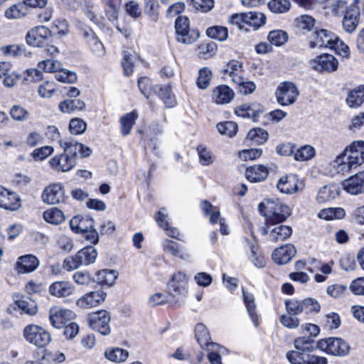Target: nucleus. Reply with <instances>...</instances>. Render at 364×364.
I'll return each instance as SVG.
<instances>
[{
  "instance_id": "27",
  "label": "nucleus",
  "mask_w": 364,
  "mask_h": 364,
  "mask_svg": "<svg viewBox=\"0 0 364 364\" xmlns=\"http://www.w3.org/2000/svg\"><path fill=\"white\" fill-rule=\"evenodd\" d=\"M299 179L295 175L282 177L277 183L278 189L284 193L291 194L298 190Z\"/></svg>"
},
{
  "instance_id": "25",
  "label": "nucleus",
  "mask_w": 364,
  "mask_h": 364,
  "mask_svg": "<svg viewBox=\"0 0 364 364\" xmlns=\"http://www.w3.org/2000/svg\"><path fill=\"white\" fill-rule=\"evenodd\" d=\"M234 95L232 90L225 85L216 87L213 91V100L218 105L229 103Z\"/></svg>"
},
{
  "instance_id": "34",
  "label": "nucleus",
  "mask_w": 364,
  "mask_h": 364,
  "mask_svg": "<svg viewBox=\"0 0 364 364\" xmlns=\"http://www.w3.org/2000/svg\"><path fill=\"white\" fill-rule=\"evenodd\" d=\"M85 103L79 99H67L58 105L59 109L63 113H71L77 110H82Z\"/></svg>"
},
{
  "instance_id": "10",
  "label": "nucleus",
  "mask_w": 364,
  "mask_h": 364,
  "mask_svg": "<svg viewBox=\"0 0 364 364\" xmlns=\"http://www.w3.org/2000/svg\"><path fill=\"white\" fill-rule=\"evenodd\" d=\"M65 191L60 183H54L47 186L42 193V200L44 203L54 205L65 201Z\"/></svg>"
},
{
  "instance_id": "24",
  "label": "nucleus",
  "mask_w": 364,
  "mask_h": 364,
  "mask_svg": "<svg viewBox=\"0 0 364 364\" xmlns=\"http://www.w3.org/2000/svg\"><path fill=\"white\" fill-rule=\"evenodd\" d=\"M15 304L22 311L29 316H33L37 313V304L30 297H26L16 294L14 296Z\"/></svg>"
},
{
  "instance_id": "22",
  "label": "nucleus",
  "mask_w": 364,
  "mask_h": 364,
  "mask_svg": "<svg viewBox=\"0 0 364 364\" xmlns=\"http://www.w3.org/2000/svg\"><path fill=\"white\" fill-rule=\"evenodd\" d=\"M71 230L77 233L87 232L94 227V221L90 216L82 217L80 215L73 217L70 221Z\"/></svg>"
},
{
  "instance_id": "36",
  "label": "nucleus",
  "mask_w": 364,
  "mask_h": 364,
  "mask_svg": "<svg viewBox=\"0 0 364 364\" xmlns=\"http://www.w3.org/2000/svg\"><path fill=\"white\" fill-rule=\"evenodd\" d=\"M292 234L290 226L279 225L270 230V238L274 242H282L289 238Z\"/></svg>"
},
{
  "instance_id": "4",
  "label": "nucleus",
  "mask_w": 364,
  "mask_h": 364,
  "mask_svg": "<svg viewBox=\"0 0 364 364\" xmlns=\"http://www.w3.org/2000/svg\"><path fill=\"white\" fill-rule=\"evenodd\" d=\"M175 29L176 40L181 43H193L200 36V33L197 29L190 28V21L185 16H181L176 18Z\"/></svg>"
},
{
  "instance_id": "13",
  "label": "nucleus",
  "mask_w": 364,
  "mask_h": 364,
  "mask_svg": "<svg viewBox=\"0 0 364 364\" xmlns=\"http://www.w3.org/2000/svg\"><path fill=\"white\" fill-rule=\"evenodd\" d=\"M106 295V293L102 290L90 291L79 298L76 305L81 309L95 307L105 301Z\"/></svg>"
},
{
  "instance_id": "17",
  "label": "nucleus",
  "mask_w": 364,
  "mask_h": 364,
  "mask_svg": "<svg viewBox=\"0 0 364 364\" xmlns=\"http://www.w3.org/2000/svg\"><path fill=\"white\" fill-rule=\"evenodd\" d=\"M77 164V161L71 156L65 153L57 155L50 160V166L58 171L66 172L71 170Z\"/></svg>"
},
{
  "instance_id": "1",
  "label": "nucleus",
  "mask_w": 364,
  "mask_h": 364,
  "mask_svg": "<svg viewBox=\"0 0 364 364\" xmlns=\"http://www.w3.org/2000/svg\"><path fill=\"white\" fill-rule=\"evenodd\" d=\"M260 213L267 218V224H280L290 215V208L279 199H266L258 205Z\"/></svg>"
},
{
  "instance_id": "48",
  "label": "nucleus",
  "mask_w": 364,
  "mask_h": 364,
  "mask_svg": "<svg viewBox=\"0 0 364 364\" xmlns=\"http://www.w3.org/2000/svg\"><path fill=\"white\" fill-rule=\"evenodd\" d=\"M359 23L358 14L346 13L343 18V30L349 33L354 32Z\"/></svg>"
},
{
  "instance_id": "59",
  "label": "nucleus",
  "mask_w": 364,
  "mask_h": 364,
  "mask_svg": "<svg viewBox=\"0 0 364 364\" xmlns=\"http://www.w3.org/2000/svg\"><path fill=\"white\" fill-rule=\"evenodd\" d=\"M241 82H235L237 85V91L242 95H249L256 89L255 84L252 81H248L242 76L241 77Z\"/></svg>"
},
{
  "instance_id": "47",
  "label": "nucleus",
  "mask_w": 364,
  "mask_h": 364,
  "mask_svg": "<svg viewBox=\"0 0 364 364\" xmlns=\"http://www.w3.org/2000/svg\"><path fill=\"white\" fill-rule=\"evenodd\" d=\"M164 250L171 254L173 256L178 257L180 259H185L186 255L183 252L181 245L172 240L166 239L163 242Z\"/></svg>"
},
{
  "instance_id": "43",
  "label": "nucleus",
  "mask_w": 364,
  "mask_h": 364,
  "mask_svg": "<svg viewBox=\"0 0 364 364\" xmlns=\"http://www.w3.org/2000/svg\"><path fill=\"white\" fill-rule=\"evenodd\" d=\"M268 133L266 130L257 127L250 129L247 134V139L260 145L264 144L268 139Z\"/></svg>"
},
{
  "instance_id": "28",
  "label": "nucleus",
  "mask_w": 364,
  "mask_h": 364,
  "mask_svg": "<svg viewBox=\"0 0 364 364\" xmlns=\"http://www.w3.org/2000/svg\"><path fill=\"white\" fill-rule=\"evenodd\" d=\"M339 193V187L337 185H326L319 189L316 200L319 203H324L335 199Z\"/></svg>"
},
{
  "instance_id": "60",
  "label": "nucleus",
  "mask_w": 364,
  "mask_h": 364,
  "mask_svg": "<svg viewBox=\"0 0 364 364\" xmlns=\"http://www.w3.org/2000/svg\"><path fill=\"white\" fill-rule=\"evenodd\" d=\"M87 128V124L80 118L72 119L69 124V129L73 134H81L84 133Z\"/></svg>"
},
{
  "instance_id": "61",
  "label": "nucleus",
  "mask_w": 364,
  "mask_h": 364,
  "mask_svg": "<svg viewBox=\"0 0 364 364\" xmlns=\"http://www.w3.org/2000/svg\"><path fill=\"white\" fill-rule=\"evenodd\" d=\"M281 323L288 328H296L299 326L300 321L296 315L291 314H284L279 317Z\"/></svg>"
},
{
  "instance_id": "5",
  "label": "nucleus",
  "mask_w": 364,
  "mask_h": 364,
  "mask_svg": "<svg viewBox=\"0 0 364 364\" xmlns=\"http://www.w3.org/2000/svg\"><path fill=\"white\" fill-rule=\"evenodd\" d=\"M23 336L28 343L37 347H44L51 341V336L48 332L34 324L28 325L24 328Z\"/></svg>"
},
{
  "instance_id": "8",
  "label": "nucleus",
  "mask_w": 364,
  "mask_h": 364,
  "mask_svg": "<svg viewBox=\"0 0 364 364\" xmlns=\"http://www.w3.org/2000/svg\"><path fill=\"white\" fill-rule=\"evenodd\" d=\"M188 278L182 272L174 274L168 283V293L172 297L185 295L187 292Z\"/></svg>"
},
{
  "instance_id": "42",
  "label": "nucleus",
  "mask_w": 364,
  "mask_h": 364,
  "mask_svg": "<svg viewBox=\"0 0 364 364\" xmlns=\"http://www.w3.org/2000/svg\"><path fill=\"white\" fill-rule=\"evenodd\" d=\"M105 355V357L110 361L114 363H121L126 360V359L128 358L129 353L124 349L114 348L106 350Z\"/></svg>"
},
{
  "instance_id": "30",
  "label": "nucleus",
  "mask_w": 364,
  "mask_h": 364,
  "mask_svg": "<svg viewBox=\"0 0 364 364\" xmlns=\"http://www.w3.org/2000/svg\"><path fill=\"white\" fill-rule=\"evenodd\" d=\"M347 152H342L331 163L333 168L337 173L345 174L348 173L351 169L355 168V165L347 157Z\"/></svg>"
},
{
  "instance_id": "53",
  "label": "nucleus",
  "mask_w": 364,
  "mask_h": 364,
  "mask_svg": "<svg viewBox=\"0 0 364 364\" xmlns=\"http://www.w3.org/2000/svg\"><path fill=\"white\" fill-rule=\"evenodd\" d=\"M270 11L275 14H282L288 11L291 7L289 0H272L268 4Z\"/></svg>"
},
{
  "instance_id": "55",
  "label": "nucleus",
  "mask_w": 364,
  "mask_h": 364,
  "mask_svg": "<svg viewBox=\"0 0 364 364\" xmlns=\"http://www.w3.org/2000/svg\"><path fill=\"white\" fill-rule=\"evenodd\" d=\"M10 114L14 120L19 122L27 121L30 117L29 112L20 105H14L10 110Z\"/></svg>"
},
{
  "instance_id": "38",
  "label": "nucleus",
  "mask_w": 364,
  "mask_h": 364,
  "mask_svg": "<svg viewBox=\"0 0 364 364\" xmlns=\"http://www.w3.org/2000/svg\"><path fill=\"white\" fill-rule=\"evenodd\" d=\"M60 146L63 149L64 153L68 156H73L77 161V153L82 148V144L77 141L70 139L68 140H60Z\"/></svg>"
},
{
  "instance_id": "23",
  "label": "nucleus",
  "mask_w": 364,
  "mask_h": 364,
  "mask_svg": "<svg viewBox=\"0 0 364 364\" xmlns=\"http://www.w3.org/2000/svg\"><path fill=\"white\" fill-rule=\"evenodd\" d=\"M268 168L262 164H257L246 168V178L250 182H260L268 176Z\"/></svg>"
},
{
  "instance_id": "50",
  "label": "nucleus",
  "mask_w": 364,
  "mask_h": 364,
  "mask_svg": "<svg viewBox=\"0 0 364 364\" xmlns=\"http://www.w3.org/2000/svg\"><path fill=\"white\" fill-rule=\"evenodd\" d=\"M212 77V72L208 68H203L199 70L198 77L196 80V84L200 90H205L210 85V81Z\"/></svg>"
},
{
  "instance_id": "64",
  "label": "nucleus",
  "mask_w": 364,
  "mask_h": 364,
  "mask_svg": "<svg viewBox=\"0 0 364 364\" xmlns=\"http://www.w3.org/2000/svg\"><path fill=\"white\" fill-rule=\"evenodd\" d=\"M350 289L355 295H364V277L354 279L350 285Z\"/></svg>"
},
{
  "instance_id": "6",
  "label": "nucleus",
  "mask_w": 364,
  "mask_h": 364,
  "mask_svg": "<svg viewBox=\"0 0 364 364\" xmlns=\"http://www.w3.org/2000/svg\"><path fill=\"white\" fill-rule=\"evenodd\" d=\"M111 317L109 313L105 310H100L92 312L87 316V322L89 326L94 331H96L102 335L107 336L110 333Z\"/></svg>"
},
{
  "instance_id": "33",
  "label": "nucleus",
  "mask_w": 364,
  "mask_h": 364,
  "mask_svg": "<svg viewBox=\"0 0 364 364\" xmlns=\"http://www.w3.org/2000/svg\"><path fill=\"white\" fill-rule=\"evenodd\" d=\"M242 297L247 311L255 326L259 325V318L255 311V296L252 294L247 292L242 289Z\"/></svg>"
},
{
  "instance_id": "15",
  "label": "nucleus",
  "mask_w": 364,
  "mask_h": 364,
  "mask_svg": "<svg viewBox=\"0 0 364 364\" xmlns=\"http://www.w3.org/2000/svg\"><path fill=\"white\" fill-rule=\"evenodd\" d=\"M343 189L350 194L358 195L364 193V171L344 180Z\"/></svg>"
},
{
  "instance_id": "49",
  "label": "nucleus",
  "mask_w": 364,
  "mask_h": 364,
  "mask_svg": "<svg viewBox=\"0 0 364 364\" xmlns=\"http://www.w3.org/2000/svg\"><path fill=\"white\" fill-rule=\"evenodd\" d=\"M288 34L282 30L272 31L269 33L268 41L272 45L281 46L287 43Z\"/></svg>"
},
{
  "instance_id": "63",
  "label": "nucleus",
  "mask_w": 364,
  "mask_h": 364,
  "mask_svg": "<svg viewBox=\"0 0 364 364\" xmlns=\"http://www.w3.org/2000/svg\"><path fill=\"white\" fill-rule=\"evenodd\" d=\"M286 310L288 314L298 315L303 311L302 301L296 299L286 300Z\"/></svg>"
},
{
  "instance_id": "18",
  "label": "nucleus",
  "mask_w": 364,
  "mask_h": 364,
  "mask_svg": "<svg viewBox=\"0 0 364 364\" xmlns=\"http://www.w3.org/2000/svg\"><path fill=\"white\" fill-rule=\"evenodd\" d=\"M296 250L294 245L288 244L274 250L272 257L273 261L278 264L288 263L295 255Z\"/></svg>"
},
{
  "instance_id": "9",
  "label": "nucleus",
  "mask_w": 364,
  "mask_h": 364,
  "mask_svg": "<svg viewBox=\"0 0 364 364\" xmlns=\"http://www.w3.org/2000/svg\"><path fill=\"white\" fill-rule=\"evenodd\" d=\"M74 315L69 309L54 306L50 309L49 319L54 328H61L73 318Z\"/></svg>"
},
{
  "instance_id": "31",
  "label": "nucleus",
  "mask_w": 364,
  "mask_h": 364,
  "mask_svg": "<svg viewBox=\"0 0 364 364\" xmlns=\"http://www.w3.org/2000/svg\"><path fill=\"white\" fill-rule=\"evenodd\" d=\"M224 73L231 77L233 82H241L242 63L236 60H230L224 68Z\"/></svg>"
},
{
  "instance_id": "26",
  "label": "nucleus",
  "mask_w": 364,
  "mask_h": 364,
  "mask_svg": "<svg viewBox=\"0 0 364 364\" xmlns=\"http://www.w3.org/2000/svg\"><path fill=\"white\" fill-rule=\"evenodd\" d=\"M195 337L203 350H206L210 347L211 344H217L213 342L210 333L205 325L203 323H198L195 328Z\"/></svg>"
},
{
  "instance_id": "3",
  "label": "nucleus",
  "mask_w": 364,
  "mask_h": 364,
  "mask_svg": "<svg viewBox=\"0 0 364 364\" xmlns=\"http://www.w3.org/2000/svg\"><path fill=\"white\" fill-rule=\"evenodd\" d=\"M97 255V250L93 246H87L73 256L65 259L63 268L68 271L77 269L81 265H88L95 262Z\"/></svg>"
},
{
  "instance_id": "40",
  "label": "nucleus",
  "mask_w": 364,
  "mask_h": 364,
  "mask_svg": "<svg viewBox=\"0 0 364 364\" xmlns=\"http://www.w3.org/2000/svg\"><path fill=\"white\" fill-rule=\"evenodd\" d=\"M314 340L311 336H301L294 341L295 349L307 353L314 350Z\"/></svg>"
},
{
  "instance_id": "46",
  "label": "nucleus",
  "mask_w": 364,
  "mask_h": 364,
  "mask_svg": "<svg viewBox=\"0 0 364 364\" xmlns=\"http://www.w3.org/2000/svg\"><path fill=\"white\" fill-rule=\"evenodd\" d=\"M26 14L27 9L23 4H14L4 12V16L8 19L20 18Z\"/></svg>"
},
{
  "instance_id": "58",
  "label": "nucleus",
  "mask_w": 364,
  "mask_h": 364,
  "mask_svg": "<svg viewBox=\"0 0 364 364\" xmlns=\"http://www.w3.org/2000/svg\"><path fill=\"white\" fill-rule=\"evenodd\" d=\"M38 66L46 72L57 73L61 68V63L57 60L47 59L39 62Z\"/></svg>"
},
{
  "instance_id": "11",
  "label": "nucleus",
  "mask_w": 364,
  "mask_h": 364,
  "mask_svg": "<svg viewBox=\"0 0 364 364\" xmlns=\"http://www.w3.org/2000/svg\"><path fill=\"white\" fill-rule=\"evenodd\" d=\"M50 36L51 32L48 28L43 26H38L28 32L26 39L28 44L35 47H41Z\"/></svg>"
},
{
  "instance_id": "19",
  "label": "nucleus",
  "mask_w": 364,
  "mask_h": 364,
  "mask_svg": "<svg viewBox=\"0 0 364 364\" xmlns=\"http://www.w3.org/2000/svg\"><path fill=\"white\" fill-rule=\"evenodd\" d=\"M263 112V109L260 105L256 103L243 104L235 109V113L244 118H251L253 121H257V117Z\"/></svg>"
},
{
  "instance_id": "7",
  "label": "nucleus",
  "mask_w": 364,
  "mask_h": 364,
  "mask_svg": "<svg viewBox=\"0 0 364 364\" xmlns=\"http://www.w3.org/2000/svg\"><path fill=\"white\" fill-rule=\"evenodd\" d=\"M275 95L279 105L287 106L294 104L296 101L299 90L294 83L284 82L279 85L275 92Z\"/></svg>"
},
{
  "instance_id": "35",
  "label": "nucleus",
  "mask_w": 364,
  "mask_h": 364,
  "mask_svg": "<svg viewBox=\"0 0 364 364\" xmlns=\"http://www.w3.org/2000/svg\"><path fill=\"white\" fill-rule=\"evenodd\" d=\"M137 117V112L136 111H132L124 114L120 118V130L123 136H127L130 134L132 127L134 125Z\"/></svg>"
},
{
  "instance_id": "16",
  "label": "nucleus",
  "mask_w": 364,
  "mask_h": 364,
  "mask_svg": "<svg viewBox=\"0 0 364 364\" xmlns=\"http://www.w3.org/2000/svg\"><path fill=\"white\" fill-rule=\"evenodd\" d=\"M343 152H347V157L355 167H358L364 162V141L353 142Z\"/></svg>"
},
{
  "instance_id": "39",
  "label": "nucleus",
  "mask_w": 364,
  "mask_h": 364,
  "mask_svg": "<svg viewBox=\"0 0 364 364\" xmlns=\"http://www.w3.org/2000/svg\"><path fill=\"white\" fill-rule=\"evenodd\" d=\"M246 26L252 27L254 30L264 25L266 16L260 12L250 11L245 13Z\"/></svg>"
},
{
  "instance_id": "29",
  "label": "nucleus",
  "mask_w": 364,
  "mask_h": 364,
  "mask_svg": "<svg viewBox=\"0 0 364 364\" xmlns=\"http://www.w3.org/2000/svg\"><path fill=\"white\" fill-rule=\"evenodd\" d=\"M74 291V287L68 282H55L50 284L49 292L57 297H65L71 295Z\"/></svg>"
},
{
  "instance_id": "2",
  "label": "nucleus",
  "mask_w": 364,
  "mask_h": 364,
  "mask_svg": "<svg viewBox=\"0 0 364 364\" xmlns=\"http://www.w3.org/2000/svg\"><path fill=\"white\" fill-rule=\"evenodd\" d=\"M316 348L321 351L336 357H344L350 353L349 344L341 338L328 337L320 339L316 343Z\"/></svg>"
},
{
  "instance_id": "14",
  "label": "nucleus",
  "mask_w": 364,
  "mask_h": 364,
  "mask_svg": "<svg viewBox=\"0 0 364 364\" xmlns=\"http://www.w3.org/2000/svg\"><path fill=\"white\" fill-rule=\"evenodd\" d=\"M313 68L318 72H333L338 69V63L336 58L329 54L321 55L311 63Z\"/></svg>"
},
{
  "instance_id": "57",
  "label": "nucleus",
  "mask_w": 364,
  "mask_h": 364,
  "mask_svg": "<svg viewBox=\"0 0 364 364\" xmlns=\"http://www.w3.org/2000/svg\"><path fill=\"white\" fill-rule=\"evenodd\" d=\"M206 34L215 39L220 41H225L228 36V29L222 26H213L208 28L206 31Z\"/></svg>"
},
{
  "instance_id": "45",
  "label": "nucleus",
  "mask_w": 364,
  "mask_h": 364,
  "mask_svg": "<svg viewBox=\"0 0 364 364\" xmlns=\"http://www.w3.org/2000/svg\"><path fill=\"white\" fill-rule=\"evenodd\" d=\"M158 95L164 101L166 107H173L176 105V97L169 85L160 87L158 91Z\"/></svg>"
},
{
  "instance_id": "52",
  "label": "nucleus",
  "mask_w": 364,
  "mask_h": 364,
  "mask_svg": "<svg viewBox=\"0 0 364 364\" xmlns=\"http://www.w3.org/2000/svg\"><path fill=\"white\" fill-rule=\"evenodd\" d=\"M218 132L228 137L235 136L237 131V124L232 121L220 122L217 124Z\"/></svg>"
},
{
  "instance_id": "21",
  "label": "nucleus",
  "mask_w": 364,
  "mask_h": 364,
  "mask_svg": "<svg viewBox=\"0 0 364 364\" xmlns=\"http://www.w3.org/2000/svg\"><path fill=\"white\" fill-rule=\"evenodd\" d=\"M39 262L33 255H26L18 258L16 264V269L19 273H28L33 272L38 267Z\"/></svg>"
},
{
  "instance_id": "37",
  "label": "nucleus",
  "mask_w": 364,
  "mask_h": 364,
  "mask_svg": "<svg viewBox=\"0 0 364 364\" xmlns=\"http://www.w3.org/2000/svg\"><path fill=\"white\" fill-rule=\"evenodd\" d=\"M117 274L114 270L102 269L96 273V282L100 285H107L110 287L114 284Z\"/></svg>"
},
{
  "instance_id": "12",
  "label": "nucleus",
  "mask_w": 364,
  "mask_h": 364,
  "mask_svg": "<svg viewBox=\"0 0 364 364\" xmlns=\"http://www.w3.org/2000/svg\"><path fill=\"white\" fill-rule=\"evenodd\" d=\"M337 36L326 30L320 29L314 31L310 41L311 48H332Z\"/></svg>"
},
{
  "instance_id": "20",
  "label": "nucleus",
  "mask_w": 364,
  "mask_h": 364,
  "mask_svg": "<svg viewBox=\"0 0 364 364\" xmlns=\"http://www.w3.org/2000/svg\"><path fill=\"white\" fill-rule=\"evenodd\" d=\"M0 207L6 210H16L20 207L19 198L14 193L0 186Z\"/></svg>"
},
{
  "instance_id": "54",
  "label": "nucleus",
  "mask_w": 364,
  "mask_h": 364,
  "mask_svg": "<svg viewBox=\"0 0 364 364\" xmlns=\"http://www.w3.org/2000/svg\"><path fill=\"white\" fill-rule=\"evenodd\" d=\"M287 359L291 364H306L307 353L298 350L287 353Z\"/></svg>"
},
{
  "instance_id": "56",
  "label": "nucleus",
  "mask_w": 364,
  "mask_h": 364,
  "mask_svg": "<svg viewBox=\"0 0 364 364\" xmlns=\"http://www.w3.org/2000/svg\"><path fill=\"white\" fill-rule=\"evenodd\" d=\"M201 208L205 215H210V223H216L220 217V211L216 207H213L208 201L205 200L201 204Z\"/></svg>"
},
{
  "instance_id": "62",
  "label": "nucleus",
  "mask_w": 364,
  "mask_h": 364,
  "mask_svg": "<svg viewBox=\"0 0 364 364\" xmlns=\"http://www.w3.org/2000/svg\"><path fill=\"white\" fill-rule=\"evenodd\" d=\"M54 151V149L51 146H45L36 149L31 154L32 157L35 160H43L50 156Z\"/></svg>"
},
{
  "instance_id": "41",
  "label": "nucleus",
  "mask_w": 364,
  "mask_h": 364,
  "mask_svg": "<svg viewBox=\"0 0 364 364\" xmlns=\"http://www.w3.org/2000/svg\"><path fill=\"white\" fill-rule=\"evenodd\" d=\"M225 348L219 344H211L210 347L206 349L207 358L210 364H223L222 362L221 353Z\"/></svg>"
},
{
  "instance_id": "44",
  "label": "nucleus",
  "mask_w": 364,
  "mask_h": 364,
  "mask_svg": "<svg viewBox=\"0 0 364 364\" xmlns=\"http://www.w3.org/2000/svg\"><path fill=\"white\" fill-rule=\"evenodd\" d=\"M43 218L48 223L57 225L65 220V215L60 209L52 208L43 213Z\"/></svg>"
},
{
  "instance_id": "32",
  "label": "nucleus",
  "mask_w": 364,
  "mask_h": 364,
  "mask_svg": "<svg viewBox=\"0 0 364 364\" xmlns=\"http://www.w3.org/2000/svg\"><path fill=\"white\" fill-rule=\"evenodd\" d=\"M363 102L364 85H360L348 93L346 98V103L350 107H358Z\"/></svg>"
},
{
  "instance_id": "51",
  "label": "nucleus",
  "mask_w": 364,
  "mask_h": 364,
  "mask_svg": "<svg viewBox=\"0 0 364 364\" xmlns=\"http://www.w3.org/2000/svg\"><path fill=\"white\" fill-rule=\"evenodd\" d=\"M315 156V149L309 145H304L294 153L296 161H304L311 159Z\"/></svg>"
}]
</instances>
